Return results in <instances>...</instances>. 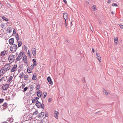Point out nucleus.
Instances as JSON below:
<instances>
[{
    "mask_svg": "<svg viewBox=\"0 0 123 123\" xmlns=\"http://www.w3.org/2000/svg\"><path fill=\"white\" fill-rule=\"evenodd\" d=\"M112 5L113 6H118V5H117V4H116L115 3H113L112 4Z\"/></svg>",
    "mask_w": 123,
    "mask_h": 123,
    "instance_id": "32",
    "label": "nucleus"
},
{
    "mask_svg": "<svg viewBox=\"0 0 123 123\" xmlns=\"http://www.w3.org/2000/svg\"><path fill=\"white\" fill-rule=\"evenodd\" d=\"M47 79L49 83L50 84H51L52 83V80L51 79L50 77H48L47 78Z\"/></svg>",
    "mask_w": 123,
    "mask_h": 123,
    "instance_id": "14",
    "label": "nucleus"
},
{
    "mask_svg": "<svg viewBox=\"0 0 123 123\" xmlns=\"http://www.w3.org/2000/svg\"><path fill=\"white\" fill-rule=\"evenodd\" d=\"M32 54L34 56H35L36 55V49L35 48H33L32 49Z\"/></svg>",
    "mask_w": 123,
    "mask_h": 123,
    "instance_id": "12",
    "label": "nucleus"
},
{
    "mask_svg": "<svg viewBox=\"0 0 123 123\" xmlns=\"http://www.w3.org/2000/svg\"><path fill=\"white\" fill-rule=\"evenodd\" d=\"M32 79L34 80H36L37 79V78L36 77V75L35 74H34L32 77Z\"/></svg>",
    "mask_w": 123,
    "mask_h": 123,
    "instance_id": "25",
    "label": "nucleus"
},
{
    "mask_svg": "<svg viewBox=\"0 0 123 123\" xmlns=\"http://www.w3.org/2000/svg\"><path fill=\"white\" fill-rule=\"evenodd\" d=\"M23 55V53L22 52H20L19 53L18 56L16 59V61H18L20 60L22 58Z\"/></svg>",
    "mask_w": 123,
    "mask_h": 123,
    "instance_id": "4",
    "label": "nucleus"
},
{
    "mask_svg": "<svg viewBox=\"0 0 123 123\" xmlns=\"http://www.w3.org/2000/svg\"><path fill=\"white\" fill-rule=\"evenodd\" d=\"M3 123H7L6 122H4Z\"/></svg>",
    "mask_w": 123,
    "mask_h": 123,
    "instance_id": "61",
    "label": "nucleus"
},
{
    "mask_svg": "<svg viewBox=\"0 0 123 123\" xmlns=\"http://www.w3.org/2000/svg\"><path fill=\"white\" fill-rule=\"evenodd\" d=\"M103 92L104 93H105L106 95H108V93L107 92L106 90H103Z\"/></svg>",
    "mask_w": 123,
    "mask_h": 123,
    "instance_id": "29",
    "label": "nucleus"
},
{
    "mask_svg": "<svg viewBox=\"0 0 123 123\" xmlns=\"http://www.w3.org/2000/svg\"><path fill=\"white\" fill-rule=\"evenodd\" d=\"M37 110L35 111L33 113V115H36L37 114Z\"/></svg>",
    "mask_w": 123,
    "mask_h": 123,
    "instance_id": "35",
    "label": "nucleus"
},
{
    "mask_svg": "<svg viewBox=\"0 0 123 123\" xmlns=\"http://www.w3.org/2000/svg\"><path fill=\"white\" fill-rule=\"evenodd\" d=\"M7 52V51H4L2 52H1V54L2 56H4L6 54Z\"/></svg>",
    "mask_w": 123,
    "mask_h": 123,
    "instance_id": "17",
    "label": "nucleus"
},
{
    "mask_svg": "<svg viewBox=\"0 0 123 123\" xmlns=\"http://www.w3.org/2000/svg\"><path fill=\"white\" fill-rule=\"evenodd\" d=\"M30 89H33V86H32L31 85L30 86Z\"/></svg>",
    "mask_w": 123,
    "mask_h": 123,
    "instance_id": "44",
    "label": "nucleus"
},
{
    "mask_svg": "<svg viewBox=\"0 0 123 123\" xmlns=\"http://www.w3.org/2000/svg\"><path fill=\"white\" fill-rule=\"evenodd\" d=\"M9 86L8 84H7L3 85L2 87V89L4 90H6L8 88Z\"/></svg>",
    "mask_w": 123,
    "mask_h": 123,
    "instance_id": "7",
    "label": "nucleus"
},
{
    "mask_svg": "<svg viewBox=\"0 0 123 123\" xmlns=\"http://www.w3.org/2000/svg\"><path fill=\"white\" fill-rule=\"evenodd\" d=\"M24 75V73H21L19 75V77H20L21 78H22L23 77Z\"/></svg>",
    "mask_w": 123,
    "mask_h": 123,
    "instance_id": "28",
    "label": "nucleus"
},
{
    "mask_svg": "<svg viewBox=\"0 0 123 123\" xmlns=\"http://www.w3.org/2000/svg\"><path fill=\"white\" fill-rule=\"evenodd\" d=\"M93 9L94 10H96V8L95 7H94V8H93Z\"/></svg>",
    "mask_w": 123,
    "mask_h": 123,
    "instance_id": "53",
    "label": "nucleus"
},
{
    "mask_svg": "<svg viewBox=\"0 0 123 123\" xmlns=\"http://www.w3.org/2000/svg\"><path fill=\"white\" fill-rule=\"evenodd\" d=\"M6 99L8 100H9L10 99V98L9 96H7L6 98Z\"/></svg>",
    "mask_w": 123,
    "mask_h": 123,
    "instance_id": "30",
    "label": "nucleus"
},
{
    "mask_svg": "<svg viewBox=\"0 0 123 123\" xmlns=\"http://www.w3.org/2000/svg\"><path fill=\"white\" fill-rule=\"evenodd\" d=\"M35 98V99H36V100H37V101H39L38 100V99H39V98H38V97H36V98Z\"/></svg>",
    "mask_w": 123,
    "mask_h": 123,
    "instance_id": "41",
    "label": "nucleus"
},
{
    "mask_svg": "<svg viewBox=\"0 0 123 123\" xmlns=\"http://www.w3.org/2000/svg\"><path fill=\"white\" fill-rule=\"evenodd\" d=\"M25 85V83H23V84L22 85V87L23 88H24Z\"/></svg>",
    "mask_w": 123,
    "mask_h": 123,
    "instance_id": "38",
    "label": "nucleus"
},
{
    "mask_svg": "<svg viewBox=\"0 0 123 123\" xmlns=\"http://www.w3.org/2000/svg\"><path fill=\"white\" fill-rule=\"evenodd\" d=\"M15 37L16 39L17 40V41H18L19 39V37L18 36V33H17L15 35Z\"/></svg>",
    "mask_w": 123,
    "mask_h": 123,
    "instance_id": "20",
    "label": "nucleus"
},
{
    "mask_svg": "<svg viewBox=\"0 0 123 123\" xmlns=\"http://www.w3.org/2000/svg\"><path fill=\"white\" fill-rule=\"evenodd\" d=\"M29 77L28 75L26 74H25L24 77V79L25 80H28Z\"/></svg>",
    "mask_w": 123,
    "mask_h": 123,
    "instance_id": "18",
    "label": "nucleus"
},
{
    "mask_svg": "<svg viewBox=\"0 0 123 123\" xmlns=\"http://www.w3.org/2000/svg\"><path fill=\"white\" fill-rule=\"evenodd\" d=\"M15 33H16V30L15 29H14L13 35V34H15Z\"/></svg>",
    "mask_w": 123,
    "mask_h": 123,
    "instance_id": "42",
    "label": "nucleus"
},
{
    "mask_svg": "<svg viewBox=\"0 0 123 123\" xmlns=\"http://www.w3.org/2000/svg\"><path fill=\"white\" fill-rule=\"evenodd\" d=\"M34 64H32L31 66V68L32 69H33L34 67Z\"/></svg>",
    "mask_w": 123,
    "mask_h": 123,
    "instance_id": "37",
    "label": "nucleus"
},
{
    "mask_svg": "<svg viewBox=\"0 0 123 123\" xmlns=\"http://www.w3.org/2000/svg\"><path fill=\"white\" fill-rule=\"evenodd\" d=\"M24 47L25 48H26V46H25V45H24Z\"/></svg>",
    "mask_w": 123,
    "mask_h": 123,
    "instance_id": "56",
    "label": "nucleus"
},
{
    "mask_svg": "<svg viewBox=\"0 0 123 123\" xmlns=\"http://www.w3.org/2000/svg\"><path fill=\"white\" fill-rule=\"evenodd\" d=\"M28 54L29 56H30V52L29 50H28Z\"/></svg>",
    "mask_w": 123,
    "mask_h": 123,
    "instance_id": "40",
    "label": "nucleus"
},
{
    "mask_svg": "<svg viewBox=\"0 0 123 123\" xmlns=\"http://www.w3.org/2000/svg\"><path fill=\"white\" fill-rule=\"evenodd\" d=\"M33 64L34 66H36L37 65V63L35 59H33L32 60Z\"/></svg>",
    "mask_w": 123,
    "mask_h": 123,
    "instance_id": "21",
    "label": "nucleus"
},
{
    "mask_svg": "<svg viewBox=\"0 0 123 123\" xmlns=\"http://www.w3.org/2000/svg\"><path fill=\"white\" fill-rule=\"evenodd\" d=\"M7 104L6 103H4L2 105L4 107H6L7 106Z\"/></svg>",
    "mask_w": 123,
    "mask_h": 123,
    "instance_id": "33",
    "label": "nucleus"
},
{
    "mask_svg": "<svg viewBox=\"0 0 123 123\" xmlns=\"http://www.w3.org/2000/svg\"><path fill=\"white\" fill-rule=\"evenodd\" d=\"M5 73V72L3 69L0 70V76Z\"/></svg>",
    "mask_w": 123,
    "mask_h": 123,
    "instance_id": "16",
    "label": "nucleus"
},
{
    "mask_svg": "<svg viewBox=\"0 0 123 123\" xmlns=\"http://www.w3.org/2000/svg\"><path fill=\"white\" fill-rule=\"evenodd\" d=\"M14 39L13 38H11L10 39L9 41V43L10 44H13L14 43Z\"/></svg>",
    "mask_w": 123,
    "mask_h": 123,
    "instance_id": "13",
    "label": "nucleus"
},
{
    "mask_svg": "<svg viewBox=\"0 0 123 123\" xmlns=\"http://www.w3.org/2000/svg\"><path fill=\"white\" fill-rule=\"evenodd\" d=\"M45 114V113L41 112L38 115V117L39 118L43 117L44 116Z\"/></svg>",
    "mask_w": 123,
    "mask_h": 123,
    "instance_id": "8",
    "label": "nucleus"
},
{
    "mask_svg": "<svg viewBox=\"0 0 123 123\" xmlns=\"http://www.w3.org/2000/svg\"><path fill=\"white\" fill-rule=\"evenodd\" d=\"M27 71H28V73H31V71L30 69H28Z\"/></svg>",
    "mask_w": 123,
    "mask_h": 123,
    "instance_id": "43",
    "label": "nucleus"
},
{
    "mask_svg": "<svg viewBox=\"0 0 123 123\" xmlns=\"http://www.w3.org/2000/svg\"><path fill=\"white\" fill-rule=\"evenodd\" d=\"M40 86L38 84L37 85V89H39V87Z\"/></svg>",
    "mask_w": 123,
    "mask_h": 123,
    "instance_id": "39",
    "label": "nucleus"
},
{
    "mask_svg": "<svg viewBox=\"0 0 123 123\" xmlns=\"http://www.w3.org/2000/svg\"><path fill=\"white\" fill-rule=\"evenodd\" d=\"M2 18L3 19L6 21H8V19L4 16H3L2 17Z\"/></svg>",
    "mask_w": 123,
    "mask_h": 123,
    "instance_id": "27",
    "label": "nucleus"
},
{
    "mask_svg": "<svg viewBox=\"0 0 123 123\" xmlns=\"http://www.w3.org/2000/svg\"><path fill=\"white\" fill-rule=\"evenodd\" d=\"M59 114V112L56 111H55L54 112V117L56 118H58L57 115Z\"/></svg>",
    "mask_w": 123,
    "mask_h": 123,
    "instance_id": "15",
    "label": "nucleus"
},
{
    "mask_svg": "<svg viewBox=\"0 0 123 123\" xmlns=\"http://www.w3.org/2000/svg\"><path fill=\"white\" fill-rule=\"evenodd\" d=\"M96 55L97 59L100 62H101V60L99 55L98 53L97 52H96Z\"/></svg>",
    "mask_w": 123,
    "mask_h": 123,
    "instance_id": "10",
    "label": "nucleus"
},
{
    "mask_svg": "<svg viewBox=\"0 0 123 123\" xmlns=\"http://www.w3.org/2000/svg\"><path fill=\"white\" fill-rule=\"evenodd\" d=\"M38 102V101H37V100L35 99V98L33 99H32V103H35L36 102Z\"/></svg>",
    "mask_w": 123,
    "mask_h": 123,
    "instance_id": "22",
    "label": "nucleus"
},
{
    "mask_svg": "<svg viewBox=\"0 0 123 123\" xmlns=\"http://www.w3.org/2000/svg\"><path fill=\"white\" fill-rule=\"evenodd\" d=\"M120 27L121 28H123V25H120Z\"/></svg>",
    "mask_w": 123,
    "mask_h": 123,
    "instance_id": "45",
    "label": "nucleus"
},
{
    "mask_svg": "<svg viewBox=\"0 0 123 123\" xmlns=\"http://www.w3.org/2000/svg\"><path fill=\"white\" fill-rule=\"evenodd\" d=\"M51 98H49V99H48V102H50V101H51Z\"/></svg>",
    "mask_w": 123,
    "mask_h": 123,
    "instance_id": "47",
    "label": "nucleus"
},
{
    "mask_svg": "<svg viewBox=\"0 0 123 123\" xmlns=\"http://www.w3.org/2000/svg\"><path fill=\"white\" fill-rule=\"evenodd\" d=\"M8 5H9V7H11V6L9 4H8Z\"/></svg>",
    "mask_w": 123,
    "mask_h": 123,
    "instance_id": "58",
    "label": "nucleus"
},
{
    "mask_svg": "<svg viewBox=\"0 0 123 123\" xmlns=\"http://www.w3.org/2000/svg\"><path fill=\"white\" fill-rule=\"evenodd\" d=\"M2 79H0V82L2 81Z\"/></svg>",
    "mask_w": 123,
    "mask_h": 123,
    "instance_id": "55",
    "label": "nucleus"
},
{
    "mask_svg": "<svg viewBox=\"0 0 123 123\" xmlns=\"http://www.w3.org/2000/svg\"><path fill=\"white\" fill-rule=\"evenodd\" d=\"M17 44H12L10 47V49L12 52H15L17 49Z\"/></svg>",
    "mask_w": 123,
    "mask_h": 123,
    "instance_id": "1",
    "label": "nucleus"
},
{
    "mask_svg": "<svg viewBox=\"0 0 123 123\" xmlns=\"http://www.w3.org/2000/svg\"><path fill=\"white\" fill-rule=\"evenodd\" d=\"M23 60L24 62L25 63L27 64L28 62L27 61V56L26 55H25L23 58Z\"/></svg>",
    "mask_w": 123,
    "mask_h": 123,
    "instance_id": "9",
    "label": "nucleus"
},
{
    "mask_svg": "<svg viewBox=\"0 0 123 123\" xmlns=\"http://www.w3.org/2000/svg\"><path fill=\"white\" fill-rule=\"evenodd\" d=\"M8 4H7V5H8Z\"/></svg>",
    "mask_w": 123,
    "mask_h": 123,
    "instance_id": "64",
    "label": "nucleus"
},
{
    "mask_svg": "<svg viewBox=\"0 0 123 123\" xmlns=\"http://www.w3.org/2000/svg\"><path fill=\"white\" fill-rule=\"evenodd\" d=\"M43 94L44 95L43 98H44L47 95V93L46 92H44L43 93Z\"/></svg>",
    "mask_w": 123,
    "mask_h": 123,
    "instance_id": "31",
    "label": "nucleus"
},
{
    "mask_svg": "<svg viewBox=\"0 0 123 123\" xmlns=\"http://www.w3.org/2000/svg\"><path fill=\"white\" fill-rule=\"evenodd\" d=\"M11 66L9 64H7L5 65L4 67L2 68L3 69L5 72L7 71L8 70L10 69Z\"/></svg>",
    "mask_w": 123,
    "mask_h": 123,
    "instance_id": "2",
    "label": "nucleus"
},
{
    "mask_svg": "<svg viewBox=\"0 0 123 123\" xmlns=\"http://www.w3.org/2000/svg\"><path fill=\"white\" fill-rule=\"evenodd\" d=\"M86 3L87 4H89V2L88 1H86Z\"/></svg>",
    "mask_w": 123,
    "mask_h": 123,
    "instance_id": "51",
    "label": "nucleus"
},
{
    "mask_svg": "<svg viewBox=\"0 0 123 123\" xmlns=\"http://www.w3.org/2000/svg\"><path fill=\"white\" fill-rule=\"evenodd\" d=\"M18 47H19L21 46L22 44V43L21 41H18Z\"/></svg>",
    "mask_w": 123,
    "mask_h": 123,
    "instance_id": "24",
    "label": "nucleus"
},
{
    "mask_svg": "<svg viewBox=\"0 0 123 123\" xmlns=\"http://www.w3.org/2000/svg\"><path fill=\"white\" fill-rule=\"evenodd\" d=\"M92 51L94 53V52H95V51H94V49L93 48H92Z\"/></svg>",
    "mask_w": 123,
    "mask_h": 123,
    "instance_id": "50",
    "label": "nucleus"
},
{
    "mask_svg": "<svg viewBox=\"0 0 123 123\" xmlns=\"http://www.w3.org/2000/svg\"><path fill=\"white\" fill-rule=\"evenodd\" d=\"M63 0L65 4H67V1H66V0Z\"/></svg>",
    "mask_w": 123,
    "mask_h": 123,
    "instance_id": "46",
    "label": "nucleus"
},
{
    "mask_svg": "<svg viewBox=\"0 0 123 123\" xmlns=\"http://www.w3.org/2000/svg\"><path fill=\"white\" fill-rule=\"evenodd\" d=\"M8 106H9V105H8V106H7V107H8Z\"/></svg>",
    "mask_w": 123,
    "mask_h": 123,
    "instance_id": "62",
    "label": "nucleus"
},
{
    "mask_svg": "<svg viewBox=\"0 0 123 123\" xmlns=\"http://www.w3.org/2000/svg\"><path fill=\"white\" fill-rule=\"evenodd\" d=\"M17 65L15 64L10 69L11 72L13 73L15 72L17 70Z\"/></svg>",
    "mask_w": 123,
    "mask_h": 123,
    "instance_id": "6",
    "label": "nucleus"
},
{
    "mask_svg": "<svg viewBox=\"0 0 123 123\" xmlns=\"http://www.w3.org/2000/svg\"><path fill=\"white\" fill-rule=\"evenodd\" d=\"M1 6H2V5H1V4L0 3V7H1Z\"/></svg>",
    "mask_w": 123,
    "mask_h": 123,
    "instance_id": "57",
    "label": "nucleus"
},
{
    "mask_svg": "<svg viewBox=\"0 0 123 123\" xmlns=\"http://www.w3.org/2000/svg\"><path fill=\"white\" fill-rule=\"evenodd\" d=\"M4 101V99L3 98H1L0 99V103H1Z\"/></svg>",
    "mask_w": 123,
    "mask_h": 123,
    "instance_id": "36",
    "label": "nucleus"
},
{
    "mask_svg": "<svg viewBox=\"0 0 123 123\" xmlns=\"http://www.w3.org/2000/svg\"><path fill=\"white\" fill-rule=\"evenodd\" d=\"M118 41V39L117 37H116L114 39V42L115 43H116V44H117V42Z\"/></svg>",
    "mask_w": 123,
    "mask_h": 123,
    "instance_id": "26",
    "label": "nucleus"
},
{
    "mask_svg": "<svg viewBox=\"0 0 123 123\" xmlns=\"http://www.w3.org/2000/svg\"><path fill=\"white\" fill-rule=\"evenodd\" d=\"M99 113V111L97 112H96V114H98Z\"/></svg>",
    "mask_w": 123,
    "mask_h": 123,
    "instance_id": "52",
    "label": "nucleus"
},
{
    "mask_svg": "<svg viewBox=\"0 0 123 123\" xmlns=\"http://www.w3.org/2000/svg\"><path fill=\"white\" fill-rule=\"evenodd\" d=\"M12 31L11 30H9V33H10Z\"/></svg>",
    "mask_w": 123,
    "mask_h": 123,
    "instance_id": "54",
    "label": "nucleus"
},
{
    "mask_svg": "<svg viewBox=\"0 0 123 123\" xmlns=\"http://www.w3.org/2000/svg\"><path fill=\"white\" fill-rule=\"evenodd\" d=\"M111 13L112 14H114V13H113V11L111 12Z\"/></svg>",
    "mask_w": 123,
    "mask_h": 123,
    "instance_id": "59",
    "label": "nucleus"
},
{
    "mask_svg": "<svg viewBox=\"0 0 123 123\" xmlns=\"http://www.w3.org/2000/svg\"><path fill=\"white\" fill-rule=\"evenodd\" d=\"M93 29H92H92H91V31H92V32H93Z\"/></svg>",
    "mask_w": 123,
    "mask_h": 123,
    "instance_id": "60",
    "label": "nucleus"
},
{
    "mask_svg": "<svg viewBox=\"0 0 123 123\" xmlns=\"http://www.w3.org/2000/svg\"><path fill=\"white\" fill-rule=\"evenodd\" d=\"M15 59L14 55H9L8 58V60L10 62H12L14 61Z\"/></svg>",
    "mask_w": 123,
    "mask_h": 123,
    "instance_id": "3",
    "label": "nucleus"
},
{
    "mask_svg": "<svg viewBox=\"0 0 123 123\" xmlns=\"http://www.w3.org/2000/svg\"><path fill=\"white\" fill-rule=\"evenodd\" d=\"M13 77L12 76H10L9 78V79L8 80V81L10 82L12 80Z\"/></svg>",
    "mask_w": 123,
    "mask_h": 123,
    "instance_id": "23",
    "label": "nucleus"
},
{
    "mask_svg": "<svg viewBox=\"0 0 123 123\" xmlns=\"http://www.w3.org/2000/svg\"><path fill=\"white\" fill-rule=\"evenodd\" d=\"M42 95L41 92L40 91H38L37 92V96L38 97H41Z\"/></svg>",
    "mask_w": 123,
    "mask_h": 123,
    "instance_id": "19",
    "label": "nucleus"
},
{
    "mask_svg": "<svg viewBox=\"0 0 123 123\" xmlns=\"http://www.w3.org/2000/svg\"><path fill=\"white\" fill-rule=\"evenodd\" d=\"M111 2V0H108V3L110 4V3Z\"/></svg>",
    "mask_w": 123,
    "mask_h": 123,
    "instance_id": "48",
    "label": "nucleus"
},
{
    "mask_svg": "<svg viewBox=\"0 0 123 123\" xmlns=\"http://www.w3.org/2000/svg\"><path fill=\"white\" fill-rule=\"evenodd\" d=\"M28 88L27 87H25L24 89V90H23V92H25V91H26L27 90V89Z\"/></svg>",
    "mask_w": 123,
    "mask_h": 123,
    "instance_id": "34",
    "label": "nucleus"
},
{
    "mask_svg": "<svg viewBox=\"0 0 123 123\" xmlns=\"http://www.w3.org/2000/svg\"><path fill=\"white\" fill-rule=\"evenodd\" d=\"M35 105L38 108H39L41 107L43 109L44 108V104H42L39 101L37 102L36 104Z\"/></svg>",
    "mask_w": 123,
    "mask_h": 123,
    "instance_id": "5",
    "label": "nucleus"
},
{
    "mask_svg": "<svg viewBox=\"0 0 123 123\" xmlns=\"http://www.w3.org/2000/svg\"><path fill=\"white\" fill-rule=\"evenodd\" d=\"M8 4H7V5H8Z\"/></svg>",
    "mask_w": 123,
    "mask_h": 123,
    "instance_id": "63",
    "label": "nucleus"
},
{
    "mask_svg": "<svg viewBox=\"0 0 123 123\" xmlns=\"http://www.w3.org/2000/svg\"><path fill=\"white\" fill-rule=\"evenodd\" d=\"M65 25L66 26V28H67V24H66V20H65Z\"/></svg>",
    "mask_w": 123,
    "mask_h": 123,
    "instance_id": "49",
    "label": "nucleus"
},
{
    "mask_svg": "<svg viewBox=\"0 0 123 123\" xmlns=\"http://www.w3.org/2000/svg\"><path fill=\"white\" fill-rule=\"evenodd\" d=\"M68 14L67 13H64L63 14V16L64 19L65 20H66L68 19Z\"/></svg>",
    "mask_w": 123,
    "mask_h": 123,
    "instance_id": "11",
    "label": "nucleus"
}]
</instances>
